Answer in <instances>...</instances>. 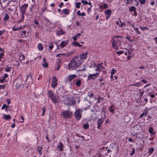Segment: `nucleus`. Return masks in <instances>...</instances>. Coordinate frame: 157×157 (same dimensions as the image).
Masks as SVG:
<instances>
[{
	"instance_id": "obj_56",
	"label": "nucleus",
	"mask_w": 157,
	"mask_h": 157,
	"mask_svg": "<svg viewBox=\"0 0 157 157\" xmlns=\"http://www.w3.org/2000/svg\"><path fill=\"white\" fill-rule=\"evenodd\" d=\"M5 86L4 85H0V89H5Z\"/></svg>"
},
{
	"instance_id": "obj_13",
	"label": "nucleus",
	"mask_w": 157,
	"mask_h": 157,
	"mask_svg": "<svg viewBox=\"0 0 157 157\" xmlns=\"http://www.w3.org/2000/svg\"><path fill=\"white\" fill-rule=\"evenodd\" d=\"M77 76L76 75L73 74L69 75L68 77L69 82H71L73 79L75 78Z\"/></svg>"
},
{
	"instance_id": "obj_1",
	"label": "nucleus",
	"mask_w": 157,
	"mask_h": 157,
	"mask_svg": "<svg viewBox=\"0 0 157 157\" xmlns=\"http://www.w3.org/2000/svg\"><path fill=\"white\" fill-rule=\"evenodd\" d=\"M80 59L78 57H75L72 58L68 63V69L69 70H73L79 67L82 63Z\"/></svg>"
},
{
	"instance_id": "obj_28",
	"label": "nucleus",
	"mask_w": 157,
	"mask_h": 157,
	"mask_svg": "<svg viewBox=\"0 0 157 157\" xmlns=\"http://www.w3.org/2000/svg\"><path fill=\"white\" fill-rule=\"evenodd\" d=\"M37 150L38 151L40 155H41L42 153L41 152V151L42 150V147L40 146L38 147L37 148Z\"/></svg>"
},
{
	"instance_id": "obj_23",
	"label": "nucleus",
	"mask_w": 157,
	"mask_h": 157,
	"mask_svg": "<svg viewBox=\"0 0 157 157\" xmlns=\"http://www.w3.org/2000/svg\"><path fill=\"white\" fill-rule=\"evenodd\" d=\"M65 32H63V31L60 29V30L58 31L57 33V35L58 36H59L62 34H65Z\"/></svg>"
},
{
	"instance_id": "obj_26",
	"label": "nucleus",
	"mask_w": 157,
	"mask_h": 157,
	"mask_svg": "<svg viewBox=\"0 0 157 157\" xmlns=\"http://www.w3.org/2000/svg\"><path fill=\"white\" fill-rule=\"evenodd\" d=\"M136 9L134 6H131L129 9V11L130 12L136 11Z\"/></svg>"
},
{
	"instance_id": "obj_40",
	"label": "nucleus",
	"mask_w": 157,
	"mask_h": 157,
	"mask_svg": "<svg viewBox=\"0 0 157 157\" xmlns=\"http://www.w3.org/2000/svg\"><path fill=\"white\" fill-rule=\"evenodd\" d=\"M11 67H8L7 68H6L5 69V71L7 72H9L11 71Z\"/></svg>"
},
{
	"instance_id": "obj_36",
	"label": "nucleus",
	"mask_w": 157,
	"mask_h": 157,
	"mask_svg": "<svg viewBox=\"0 0 157 157\" xmlns=\"http://www.w3.org/2000/svg\"><path fill=\"white\" fill-rule=\"evenodd\" d=\"M76 7L77 8H79L80 7L81 5V3L80 2H76L75 3Z\"/></svg>"
},
{
	"instance_id": "obj_10",
	"label": "nucleus",
	"mask_w": 157,
	"mask_h": 157,
	"mask_svg": "<svg viewBox=\"0 0 157 157\" xmlns=\"http://www.w3.org/2000/svg\"><path fill=\"white\" fill-rule=\"evenodd\" d=\"M63 145L62 142H59V145L57 146V148L59 151H63Z\"/></svg>"
},
{
	"instance_id": "obj_20",
	"label": "nucleus",
	"mask_w": 157,
	"mask_h": 157,
	"mask_svg": "<svg viewBox=\"0 0 157 157\" xmlns=\"http://www.w3.org/2000/svg\"><path fill=\"white\" fill-rule=\"evenodd\" d=\"M2 118L4 119L8 120L11 119V117L9 115L5 114L4 116L2 117Z\"/></svg>"
},
{
	"instance_id": "obj_53",
	"label": "nucleus",
	"mask_w": 157,
	"mask_h": 157,
	"mask_svg": "<svg viewBox=\"0 0 157 157\" xmlns=\"http://www.w3.org/2000/svg\"><path fill=\"white\" fill-rule=\"evenodd\" d=\"M5 31V30L3 29V30H0V36L3 34Z\"/></svg>"
},
{
	"instance_id": "obj_8",
	"label": "nucleus",
	"mask_w": 157,
	"mask_h": 157,
	"mask_svg": "<svg viewBox=\"0 0 157 157\" xmlns=\"http://www.w3.org/2000/svg\"><path fill=\"white\" fill-rule=\"evenodd\" d=\"M106 13V20L108 19L111 14V11L109 9H108L105 11Z\"/></svg>"
},
{
	"instance_id": "obj_50",
	"label": "nucleus",
	"mask_w": 157,
	"mask_h": 157,
	"mask_svg": "<svg viewBox=\"0 0 157 157\" xmlns=\"http://www.w3.org/2000/svg\"><path fill=\"white\" fill-rule=\"evenodd\" d=\"M17 83H16L15 86H16L17 87H19L21 86V83H19L17 82Z\"/></svg>"
},
{
	"instance_id": "obj_39",
	"label": "nucleus",
	"mask_w": 157,
	"mask_h": 157,
	"mask_svg": "<svg viewBox=\"0 0 157 157\" xmlns=\"http://www.w3.org/2000/svg\"><path fill=\"white\" fill-rule=\"evenodd\" d=\"M9 16L7 14H6L3 18V19L5 20H7L9 19Z\"/></svg>"
},
{
	"instance_id": "obj_49",
	"label": "nucleus",
	"mask_w": 157,
	"mask_h": 157,
	"mask_svg": "<svg viewBox=\"0 0 157 157\" xmlns=\"http://www.w3.org/2000/svg\"><path fill=\"white\" fill-rule=\"evenodd\" d=\"M34 23L35 24H36V25H37V27H39L40 25H39V23L37 21L35 20L34 21Z\"/></svg>"
},
{
	"instance_id": "obj_21",
	"label": "nucleus",
	"mask_w": 157,
	"mask_h": 157,
	"mask_svg": "<svg viewBox=\"0 0 157 157\" xmlns=\"http://www.w3.org/2000/svg\"><path fill=\"white\" fill-rule=\"evenodd\" d=\"M48 96L50 98L55 96L53 92L51 90H48Z\"/></svg>"
},
{
	"instance_id": "obj_17",
	"label": "nucleus",
	"mask_w": 157,
	"mask_h": 157,
	"mask_svg": "<svg viewBox=\"0 0 157 157\" xmlns=\"http://www.w3.org/2000/svg\"><path fill=\"white\" fill-rule=\"evenodd\" d=\"M109 109L110 111L112 112L113 113H115L114 110L115 109V106L113 105H111L109 108Z\"/></svg>"
},
{
	"instance_id": "obj_31",
	"label": "nucleus",
	"mask_w": 157,
	"mask_h": 157,
	"mask_svg": "<svg viewBox=\"0 0 157 157\" xmlns=\"http://www.w3.org/2000/svg\"><path fill=\"white\" fill-rule=\"evenodd\" d=\"M154 150V148L153 147H152L151 148L149 149V151L148 152V153L150 154H151Z\"/></svg>"
},
{
	"instance_id": "obj_15",
	"label": "nucleus",
	"mask_w": 157,
	"mask_h": 157,
	"mask_svg": "<svg viewBox=\"0 0 157 157\" xmlns=\"http://www.w3.org/2000/svg\"><path fill=\"white\" fill-rule=\"evenodd\" d=\"M43 61L44 62L42 64V66L45 67H48V63L46 62V58L45 57H44L43 59Z\"/></svg>"
},
{
	"instance_id": "obj_46",
	"label": "nucleus",
	"mask_w": 157,
	"mask_h": 157,
	"mask_svg": "<svg viewBox=\"0 0 157 157\" xmlns=\"http://www.w3.org/2000/svg\"><path fill=\"white\" fill-rule=\"evenodd\" d=\"M88 95L90 98H92L94 95V94L92 92L91 93H88Z\"/></svg>"
},
{
	"instance_id": "obj_2",
	"label": "nucleus",
	"mask_w": 157,
	"mask_h": 157,
	"mask_svg": "<svg viewBox=\"0 0 157 157\" xmlns=\"http://www.w3.org/2000/svg\"><path fill=\"white\" fill-rule=\"evenodd\" d=\"M123 38V36H114L112 40V44L113 48L116 50L118 49V46L121 45V41L120 40L117 39V38Z\"/></svg>"
},
{
	"instance_id": "obj_32",
	"label": "nucleus",
	"mask_w": 157,
	"mask_h": 157,
	"mask_svg": "<svg viewBox=\"0 0 157 157\" xmlns=\"http://www.w3.org/2000/svg\"><path fill=\"white\" fill-rule=\"evenodd\" d=\"M141 84L140 83H137L135 84H132L131 85L132 86H135L136 87H140L141 86Z\"/></svg>"
},
{
	"instance_id": "obj_59",
	"label": "nucleus",
	"mask_w": 157,
	"mask_h": 157,
	"mask_svg": "<svg viewBox=\"0 0 157 157\" xmlns=\"http://www.w3.org/2000/svg\"><path fill=\"white\" fill-rule=\"evenodd\" d=\"M140 28L141 29L143 30H144V29H148V28L147 27H142L141 26H140Z\"/></svg>"
},
{
	"instance_id": "obj_12",
	"label": "nucleus",
	"mask_w": 157,
	"mask_h": 157,
	"mask_svg": "<svg viewBox=\"0 0 157 157\" xmlns=\"http://www.w3.org/2000/svg\"><path fill=\"white\" fill-rule=\"evenodd\" d=\"M87 52L83 53L80 55V57L78 58L80 59L81 61H82V59H84L87 57Z\"/></svg>"
},
{
	"instance_id": "obj_29",
	"label": "nucleus",
	"mask_w": 157,
	"mask_h": 157,
	"mask_svg": "<svg viewBox=\"0 0 157 157\" xmlns=\"http://www.w3.org/2000/svg\"><path fill=\"white\" fill-rule=\"evenodd\" d=\"M147 114V111H146L143 113L139 117L142 118L144 116H146Z\"/></svg>"
},
{
	"instance_id": "obj_43",
	"label": "nucleus",
	"mask_w": 157,
	"mask_h": 157,
	"mask_svg": "<svg viewBox=\"0 0 157 157\" xmlns=\"http://www.w3.org/2000/svg\"><path fill=\"white\" fill-rule=\"evenodd\" d=\"M135 149L134 148L132 149V151H131V152L130 153V156L134 154H135Z\"/></svg>"
},
{
	"instance_id": "obj_22",
	"label": "nucleus",
	"mask_w": 157,
	"mask_h": 157,
	"mask_svg": "<svg viewBox=\"0 0 157 157\" xmlns=\"http://www.w3.org/2000/svg\"><path fill=\"white\" fill-rule=\"evenodd\" d=\"M81 84V81L80 79H79L77 81L75 82V84L77 86H79Z\"/></svg>"
},
{
	"instance_id": "obj_35",
	"label": "nucleus",
	"mask_w": 157,
	"mask_h": 157,
	"mask_svg": "<svg viewBox=\"0 0 157 157\" xmlns=\"http://www.w3.org/2000/svg\"><path fill=\"white\" fill-rule=\"evenodd\" d=\"M139 90H140V95L139 98H140V99L144 94V90H142V91L140 89H139Z\"/></svg>"
},
{
	"instance_id": "obj_38",
	"label": "nucleus",
	"mask_w": 157,
	"mask_h": 157,
	"mask_svg": "<svg viewBox=\"0 0 157 157\" xmlns=\"http://www.w3.org/2000/svg\"><path fill=\"white\" fill-rule=\"evenodd\" d=\"M73 44H75L76 46L79 47H81L82 46L78 42H73Z\"/></svg>"
},
{
	"instance_id": "obj_61",
	"label": "nucleus",
	"mask_w": 157,
	"mask_h": 157,
	"mask_svg": "<svg viewBox=\"0 0 157 157\" xmlns=\"http://www.w3.org/2000/svg\"><path fill=\"white\" fill-rule=\"evenodd\" d=\"M21 13V19H23L24 18V15L25 13Z\"/></svg>"
},
{
	"instance_id": "obj_27",
	"label": "nucleus",
	"mask_w": 157,
	"mask_h": 157,
	"mask_svg": "<svg viewBox=\"0 0 157 157\" xmlns=\"http://www.w3.org/2000/svg\"><path fill=\"white\" fill-rule=\"evenodd\" d=\"M19 56V60L20 61H21L25 59L24 56L22 54H20Z\"/></svg>"
},
{
	"instance_id": "obj_63",
	"label": "nucleus",
	"mask_w": 157,
	"mask_h": 157,
	"mask_svg": "<svg viewBox=\"0 0 157 157\" xmlns=\"http://www.w3.org/2000/svg\"><path fill=\"white\" fill-rule=\"evenodd\" d=\"M6 101L8 102V104L9 105L10 103V100L9 99H6Z\"/></svg>"
},
{
	"instance_id": "obj_16",
	"label": "nucleus",
	"mask_w": 157,
	"mask_h": 157,
	"mask_svg": "<svg viewBox=\"0 0 157 157\" xmlns=\"http://www.w3.org/2000/svg\"><path fill=\"white\" fill-rule=\"evenodd\" d=\"M62 13L65 15H68L70 13V10L67 9H65L62 10Z\"/></svg>"
},
{
	"instance_id": "obj_37",
	"label": "nucleus",
	"mask_w": 157,
	"mask_h": 157,
	"mask_svg": "<svg viewBox=\"0 0 157 157\" xmlns=\"http://www.w3.org/2000/svg\"><path fill=\"white\" fill-rule=\"evenodd\" d=\"M73 53V51H71L70 52H67L65 54L67 56H69L71 55Z\"/></svg>"
},
{
	"instance_id": "obj_41",
	"label": "nucleus",
	"mask_w": 157,
	"mask_h": 157,
	"mask_svg": "<svg viewBox=\"0 0 157 157\" xmlns=\"http://www.w3.org/2000/svg\"><path fill=\"white\" fill-rule=\"evenodd\" d=\"M8 107H9V106L6 105L5 104H3V105L2 106V107L1 109H5V108H7Z\"/></svg>"
},
{
	"instance_id": "obj_62",
	"label": "nucleus",
	"mask_w": 157,
	"mask_h": 157,
	"mask_svg": "<svg viewBox=\"0 0 157 157\" xmlns=\"http://www.w3.org/2000/svg\"><path fill=\"white\" fill-rule=\"evenodd\" d=\"M8 76V75L6 73H5L4 74V77H3V78H4L5 79V78H7Z\"/></svg>"
},
{
	"instance_id": "obj_14",
	"label": "nucleus",
	"mask_w": 157,
	"mask_h": 157,
	"mask_svg": "<svg viewBox=\"0 0 157 157\" xmlns=\"http://www.w3.org/2000/svg\"><path fill=\"white\" fill-rule=\"evenodd\" d=\"M67 43L68 41L67 40L62 41L60 44V46L61 48H63L66 46Z\"/></svg>"
},
{
	"instance_id": "obj_45",
	"label": "nucleus",
	"mask_w": 157,
	"mask_h": 157,
	"mask_svg": "<svg viewBox=\"0 0 157 157\" xmlns=\"http://www.w3.org/2000/svg\"><path fill=\"white\" fill-rule=\"evenodd\" d=\"M81 2L82 3L83 5H87L88 4V2L87 1L84 0H82Z\"/></svg>"
},
{
	"instance_id": "obj_3",
	"label": "nucleus",
	"mask_w": 157,
	"mask_h": 157,
	"mask_svg": "<svg viewBox=\"0 0 157 157\" xmlns=\"http://www.w3.org/2000/svg\"><path fill=\"white\" fill-rule=\"evenodd\" d=\"M82 109H78L76 110L74 113V115L76 120L78 121L82 117Z\"/></svg>"
},
{
	"instance_id": "obj_9",
	"label": "nucleus",
	"mask_w": 157,
	"mask_h": 157,
	"mask_svg": "<svg viewBox=\"0 0 157 157\" xmlns=\"http://www.w3.org/2000/svg\"><path fill=\"white\" fill-rule=\"evenodd\" d=\"M67 104L69 105H73L74 101L72 97H69L67 98Z\"/></svg>"
},
{
	"instance_id": "obj_58",
	"label": "nucleus",
	"mask_w": 157,
	"mask_h": 157,
	"mask_svg": "<svg viewBox=\"0 0 157 157\" xmlns=\"http://www.w3.org/2000/svg\"><path fill=\"white\" fill-rule=\"evenodd\" d=\"M77 37L76 36H75L73 37V39L74 41H75L77 39Z\"/></svg>"
},
{
	"instance_id": "obj_5",
	"label": "nucleus",
	"mask_w": 157,
	"mask_h": 157,
	"mask_svg": "<svg viewBox=\"0 0 157 157\" xmlns=\"http://www.w3.org/2000/svg\"><path fill=\"white\" fill-rule=\"evenodd\" d=\"M99 75V73H98L89 74L88 77V80H89L91 79H94L98 77Z\"/></svg>"
},
{
	"instance_id": "obj_55",
	"label": "nucleus",
	"mask_w": 157,
	"mask_h": 157,
	"mask_svg": "<svg viewBox=\"0 0 157 157\" xmlns=\"http://www.w3.org/2000/svg\"><path fill=\"white\" fill-rule=\"evenodd\" d=\"M20 118H21V119L22 120V121H20V122H21V123L23 122H24V118L21 115V116Z\"/></svg>"
},
{
	"instance_id": "obj_18",
	"label": "nucleus",
	"mask_w": 157,
	"mask_h": 157,
	"mask_svg": "<svg viewBox=\"0 0 157 157\" xmlns=\"http://www.w3.org/2000/svg\"><path fill=\"white\" fill-rule=\"evenodd\" d=\"M54 103H56L58 101V98L56 96L50 98Z\"/></svg>"
},
{
	"instance_id": "obj_60",
	"label": "nucleus",
	"mask_w": 157,
	"mask_h": 157,
	"mask_svg": "<svg viewBox=\"0 0 157 157\" xmlns=\"http://www.w3.org/2000/svg\"><path fill=\"white\" fill-rule=\"evenodd\" d=\"M12 29L14 31H17L18 30V28L13 27Z\"/></svg>"
},
{
	"instance_id": "obj_48",
	"label": "nucleus",
	"mask_w": 157,
	"mask_h": 157,
	"mask_svg": "<svg viewBox=\"0 0 157 157\" xmlns=\"http://www.w3.org/2000/svg\"><path fill=\"white\" fill-rule=\"evenodd\" d=\"M125 38L128 40L130 41H132V40L131 39L130 37L129 36H127L125 37Z\"/></svg>"
},
{
	"instance_id": "obj_7",
	"label": "nucleus",
	"mask_w": 157,
	"mask_h": 157,
	"mask_svg": "<svg viewBox=\"0 0 157 157\" xmlns=\"http://www.w3.org/2000/svg\"><path fill=\"white\" fill-rule=\"evenodd\" d=\"M96 68V71H101L104 69V68L102 67L101 64H98L95 66Z\"/></svg>"
},
{
	"instance_id": "obj_47",
	"label": "nucleus",
	"mask_w": 157,
	"mask_h": 157,
	"mask_svg": "<svg viewBox=\"0 0 157 157\" xmlns=\"http://www.w3.org/2000/svg\"><path fill=\"white\" fill-rule=\"evenodd\" d=\"M42 109H43V113L42 114V116H44L45 113L46 108L45 107H43L42 108Z\"/></svg>"
},
{
	"instance_id": "obj_33",
	"label": "nucleus",
	"mask_w": 157,
	"mask_h": 157,
	"mask_svg": "<svg viewBox=\"0 0 157 157\" xmlns=\"http://www.w3.org/2000/svg\"><path fill=\"white\" fill-rule=\"evenodd\" d=\"M52 82H57L58 80L55 76H53L52 77Z\"/></svg>"
},
{
	"instance_id": "obj_19",
	"label": "nucleus",
	"mask_w": 157,
	"mask_h": 157,
	"mask_svg": "<svg viewBox=\"0 0 157 157\" xmlns=\"http://www.w3.org/2000/svg\"><path fill=\"white\" fill-rule=\"evenodd\" d=\"M131 129L132 130V131H133V132H135L136 131L138 130L139 129L138 125L137 124L134 125L133 127Z\"/></svg>"
},
{
	"instance_id": "obj_51",
	"label": "nucleus",
	"mask_w": 157,
	"mask_h": 157,
	"mask_svg": "<svg viewBox=\"0 0 157 157\" xmlns=\"http://www.w3.org/2000/svg\"><path fill=\"white\" fill-rule=\"evenodd\" d=\"M124 52L123 51H121L119 52H116V53L118 55H120V54H123Z\"/></svg>"
},
{
	"instance_id": "obj_42",
	"label": "nucleus",
	"mask_w": 157,
	"mask_h": 157,
	"mask_svg": "<svg viewBox=\"0 0 157 157\" xmlns=\"http://www.w3.org/2000/svg\"><path fill=\"white\" fill-rule=\"evenodd\" d=\"M134 29L138 34H140V32L138 30V28H134Z\"/></svg>"
},
{
	"instance_id": "obj_34",
	"label": "nucleus",
	"mask_w": 157,
	"mask_h": 157,
	"mask_svg": "<svg viewBox=\"0 0 157 157\" xmlns=\"http://www.w3.org/2000/svg\"><path fill=\"white\" fill-rule=\"evenodd\" d=\"M83 126L84 129H85L88 128L89 126V125L88 123L83 124Z\"/></svg>"
},
{
	"instance_id": "obj_52",
	"label": "nucleus",
	"mask_w": 157,
	"mask_h": 157,
	"mask_svg": "<svg viewBox=\"0 0 157 157\" xmlns=\"http://www.w3.org/2000/svg\"><path fill=\"white\" fill-rule=\"evenodd\" d=\"M146 0H140V2L141 4H144L145 3Z\"/></svg>"
},
{
	"instance_id": "obj_24",
	"label": "nucleus",
	"mask_w": 157,
	"mask_h": 157,
	"mask_svg": "<svg viewBox=\"0 0 157 157\" xmlns=\"http://www.w3.org/2000/svg\"><path fill=\"white\" fill-rule=\"evenodd\" d=\"M37 48L38 50L40 51H42L43 48L42 44L40 43L38 44L37 45Z\"/></svg>"
},
{
	"instance_id": "obj_44",
	"label": "nucleus",
	"mask_w": 157,
	"mask_h": 157,
	"mask_svg": "<svg viewBox=\"0 0 157 157\" xmlns=\"http://www.w3.org/2000/svg\"><path fill=\"white\" fill-rule=\"evenodd\" d=\"M116 71L114 68H113L111 72V75H113L115 73Z\"/></svg>"
},
{
	"instance_id": "obj_64",
	"label": "nucleus",
	"mask_w": 157,
	"mask_h": 157,
	"mask_svg": "<svg viewBox=\"0 0 157 157\" xmlns=\"http://www.w3.org/2000/svg\"><path fill=\"white\" fill-rule=\"evenodd\" d=\"M86 15V14L84 12H82V13H81V14L80 16H85Z\"/></svg>"
},
{
	"instance_id": "obj_6",
	"label": "nucleus",
	"mask_w": 157,
	"mask_h": 157,
	"mask_svg": "<svg viewBox=\"0 0 157 157\" xmlns=\"http://www.w3.org/2000/svg\"><path fill=\"white\" fill-rule=\"evenodd\" d=\"M28 6V4L27 3L24 4L22 6L20 9V10L21 11V13H25V11Z\"/></svg>"
},
{
	"instance_id": "obj_30",
	"label": "nucleus",
	"mask_w": 157,
	"mask_h": 157,
	"mask_svg": "<svg viewBox=\"0 0 157 157\" xmlns=\"http://www.w3.org/2000/svg\"><path fill=\"white\" fill-rule=\"evenodd\" d=\"M153 131V129L152 127H150L149 128L148 132H149L151 134V135H153V134H155V133L152 132Z\"/></svg>"
},
{
	"instance_id": "obj_54",
	"label": "nucleus",
	"mask_w": 157,
	"mask_h": 157,
	"mask_svg": "<svg viewBox=\"0 0 157 157\" xmlns=\"http://www.w3.org/2000/svg\"><path fill=\"white\" fill-rule=\"evenodd\" d=\"M103 6L104 8L106 9L108 8V5L104 3L103 4Z\"/></svg>"
},
{
	"instance_id": "obj_11",
	"label": "nucleus",
	"mask_w": 157,
	"mask_h": 157,
	"mask_svg": "<svg viewBox=\"0 0 157 157\" xmlns=\"http://www.w3.org/2000/svg\"><path fill=\"white\" fill-rule=\"evenodd\" d=\"M104 121V119H102V118L100 119L98 121L97 123V128L98 129H100V127H101V124Z\"/></svg>"
},
{
	"instance_id": "obj_57",
	"label": "nucleus",
	"mask_w": 157,
	"mask_h": 157,
	"mask_svg": "<svg viewBox=\"0 0 157 157\" xmlns=\"http://www.w3.org/2000/svg\"><path fill=\"white\" fill-rule=\"evenodd\" d=\"M3 56V53L2 52L0 53V61L2 58V57Z\"/></svg>"
},
{
	"instance_id": "obj_25",
	"label": "nucleus",
	"mask_w": 157,
	"mask_h": 157,
	"mask_svg": "<svg viewBox=\"0 0 157 157\" xmlns=\"http://www.w3.org/2000/svg\"><path fill=\"white\" fill-rule=\"evenodd\" d=\"M57 84L58 83L57 82H52L51 86L53 88H55L57 86Z\"/></svg>"
},
{
	"instance_id": "obj_4",
	"label": "nucleus",
	"mask_w": 157,
	"mask_h": 157,
	"mask_svg": "<svg viewBox=\"0 0 157 157\" xmlns=\"http://www.w3.org/2000/svg\"><path fill=\"white\" fill-rule=\"evenodd\" d=\"M62 114L63 117L65 118H70L72 116V113L70 111H63Z\"/></svg>"
}]
</instances>
